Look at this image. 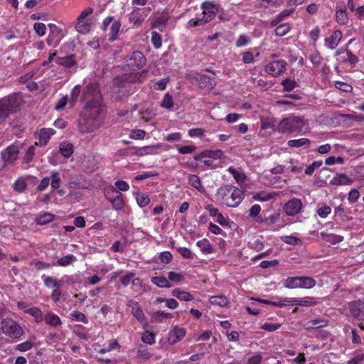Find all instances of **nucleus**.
<instances>
[{"label": "nucleus", "mask_w": 364, "mask_h": 364, "mask_svg": "<svg viewBox=\"0 0 364 364\" xmlns=\"http://www.w3.org/2000/svg\"><path fill=\"white\" fill-rule=\"evenodd\" d=\"M106 115L105 107H84L78 119V130L82 134L91 133L98 129Z\"/></svg>", "instance_id": "f257e3e1"}, {"label": "nucleus", "mask_w": 364, "mask_h": 364, "mask_svg": "<svg viewBox=\"0 0 364 364\" xmlns=\"http://www.w3.org/2000/svg\"><path fill=\"white\" fill-rule=\"evenodd\" d=\"M81 100L85 102V107H105L103 106L102 96L99 90V84L95 80H90L85 82L82 90Z\"/></svg>", "instance_id": "f03ea898"}, {"label": "nucleus", "mask_w": 364, "mask_h": 364, "mask_svg": "<svg viewBox=\"0 0 364 364\" xmlns=\"http://www.w3.org/2000/svg\"><path fill=\"white\" fill-rule=\"evenodd\" d=\"M216 198L228 207H237L242 200L244 193L237 187L225 185L217 191Z\"/></svg>", "instance_id": "7ed1b4c3"}, {"label": "nucleus", "mask_w": 364, "mask_h": 364, "mask_svg": "<svg viewBox=\"0 0 364 364\" xmlns=\"http://www.w3.org/2000/svg\"><path fill=\"white\" fill-rule=\"evenodd\" d=\"M21 105V99L18 95L16 94L0 100V122L4 121L10 113L17 112Z\"/></svg>", "instance_id": "20e7f679"}, {"label": "nucleus", "mask_w": 364, "mask_h": 364, "mask_svg": "<svg viewBox=\"0 0 364 364\" xmlns=\"http://www.w3.org/2000/svg\"><path fill=\"white\" fill-rule=\"evenodd\" d=\"M304 121L297 116H289L282 119L278 124L276 129L282 134H291L299 132L304 127Z\"/></svg>", "instance_id": "39448f33"}, {"label": "nucleus", "mask_w": 364, "mask_h": 364, "mask_svg": "<svg viewBox=\"0 0 364 364\" xmlns=\"http://www.w3.org/2000/svg\"><path fill=\"white\" fill-rule=\"evenodd\" d=\"M1 328L4 334L14 339H18L23 334L22 327L9 318L1 320Z\"/></svg>", "instance_id": "423d86ee"}, {"label": "nucleus", "mask_w": 364, "mask_h": 364, "mask_svg": "<svg viewBox=\"0 0 364 364\" xmlns=\"http://www.w3.org/2000/svg\"><path fill=\"white\" fill-rule=\"evenodd\" d=\"M20 154L19 146L11 144L1 151V159L4 166H12L18 160Z\"/></svg>", "instance_id": "0eeeda50"}, {"label": "nucleus", "mask_w": 364, "mask_h": 364, "mask_svg": "<svg viewBox=\"0 0 364 364\" xmlns=\"http://www.w3.org/2000/svg\"><path fill=\"white\" fill-rule=\"evenodd\" d=\"M146 63L144 55L141 51H134L126 60V66L131 71H136L142 68Z\"/></svg>", "instance_id": "6e6552de"}, {"label": "nucleus", "mask_w": 364, "mask_h": 364, "mask_svg": "<svg viewBox=\"0 0 364 364\" xmlns=\"http://www.w3.org/2000/svg\"><path fill=\"white\" fill-rule=\"evenodd\" d=\"M350 316L358 320H364V298L347 304Z\"/></svg>", "instance_id": "1a4fd4ad"}, {"label": "nucleus", "mask_w": 364, "mask_h": 364, "mask_svg": "<svg viewBox=\"0 0 364 364\" xmlns=\"http://www.w3.org/2000/svg\"><path fill=\"white\" fill-rule=\"evenodd\" d=\"M287 65V63L284 60H274L266 65L265 71L274 77H277L286 71Z\"/></svg>", "instance_id": "9d476101"}, {"label": "nucleus", "mask_w": 364, "mask_h": 364, "mask_svg": "<svg viewBox=\"0 0 364 364\" xmlns=\"http://www.w3.org/2000/svg\"><path fill=\"white\" fill-rule=\"evenodd\" d=\"M200 7L203 10V18L205 23H208L212 21L215 17L219 9V6L211 1H204Z\"/></svg>", "instance_id": "9b49d317"}, {"label": "nucleus", "mask_w": 364, "mask_h": 364, "mask_svg": "<svg viewBox=\"0 0 364 364\" xmlns=\"http://www.w3.org/2000/svg\"><path fill=\"white\" fill-rule=\"evenodd\" d=\"M69 188L72 189H86L88 188L90 183L82 175H70L68 181Z\"/></svg>", "instance_id": "f8f14e48"}, {"label": "nucleus", "mask_w": 364, "mask_h": 364, "mask_svg": "<svg viewBox=\"0 0 364 364\" xmlns=\"http://www.w3.org/2000/svg\"><path fill=\"white\" fill-rule=\"evenodd\" d=\"M302 202L300 199L293 198L284 205V211L289 216H294L299 213L302 208Z\"/></svg>", "instance_id": "ddd939ff"}, {"label": "nucleus", "mask_w": 364, "mask_h": 364, "mask_svg": "<svg viewBox=\"0 0 364 364\" xmlns=\"http://www.w3.org/2000/svg\"><path fill=\"white\" fill-rule=\"evenodd\" d=\"M186 329L179 326H175L169 333L168 342L174 344L186 336Z\"/></svg>", "instance_id": "4468645a"}, {"label": "nucleus", "mask_w": 364, "mask_h": 364, "mask_svg": "<svg viewBox=\"0 0 364 364\" xmlns=\"http://www.w3.org/2000/svg\"><path fill=\"white\" fill-rule=\"evenodd\" d=\"M341 38L342 32L336 30L333 32L329 38L325 39V45L331 49H334L339 44Z\"/></svg>", "instance_id": "2eb2a0df"}, {"label": "nucleus", "mask_w": 364, "mask_h": 364, "mask_svg": "<svg viewBox=\"0 0 364 364\" xmlns=\"http://www.w3.org/2000/svg\"><path fill=\"white\" fill-rule=\"evenodd\" d=\"M55 133V131L53 129H41L39 133L38 142H36V145H38L40 146H45L48 142L50 136Z\"/></svg>", "instance_id": "dca6fc26"}, {"label": "nucleus", "mask_w": 364, "mask_h": 364, "mask_svg": "<svg viewBox=\"0 0 364 364\" xmlns=\"http://www.w3.org/2000/svg\"><path fill=\"white\" fill-rule=\"evenodd\" d=\"M43 321L46 324L54 328L60 326L62 325V321L60 318L57 314L51 311H48L44 314Z\"/></svg>", "instance_id": "f3484780"}, {"label": "nucleus", "mask_w": 364, "mask_h": 364, "mask_svg": "<svg viewBox=\"0 0 364 364\" xmlns=\"http://www.w3.org/2000/svg\"><path fill=\"white\" fill-rule=\"evenodd\" d=\"M129 77L127 75L117 76L114 78L113 89L123 88L126 89L130 87Z\"/></svg>", "instance_id": "a211bd4d"}, {"label": "nucleus", "mask_w": 364, "mask_h": 364, "mask_svg": "<svg viewBox=\"0 0 364 364\" xmlns=\"http://www.w3.org/2000/svg\"><path fill=\"white\" fill-rule=\"evenodd\" d=\"M56 63L67 68H70L76 64L75 55L57 56Z\"/></svg>", "instance_id": "6ab92c4d"}, {"label": "nucleus", "mask_w": 364, "mask_h": 364, "mask_svg": "<svg viewBox=\"0 0 364 364\" xmlns=\"http://www.w3.org/2000/svg\"><path fill=\"white\" fill-rule=\"evenodd\" d=\"M353 183V180L349 178L346 174H337L331 181L330 183L336 186L349 185Z\"/></svg>", "instance_id": "aec40b11"}, {"label": "nucleus", "mask_w": 364, "mask_h": 364, "mask_svg": "<svg viewBox=\"0 0 364 364\" xmlns=\"http://www.w3.org/2000/svg\"><path fill=\"white\" fill-rule=\"evenodd\" d=\"M196 245L200 248V251L205 255L212 254L214 252L213 245L206 238L198 241Z\"/></svg>", "instance_id": "412c9836"}, {"label": "nucleus", "mask_w": 364, "mask_h": 364, "mask_svg": "<svg viewBox=\"0 0 364 364\" xmlns=\"http://www.w3.org/2000/svg\"><path fill=\"white\" fill-rule=\"evenodd\" d=\"M160 152V145L147 146L140 148L136 151L138 156H144L145 154H158Z\"/></svg>", "instance_id": "4be33fe9"}, {"label": "nucleus", "mask_w": 364, "mask_h": 364, "mask_svg": "<svg viewBox=\"0 0 364 364\" xmlns=\"http://www.w3.org/2000/svg\"><path fill=\"white\" fill-rule=\"evenodd\" d=\"M139 9H134L129 14V21L131 23H132L134 26H141L144 18L142 17L141 14L139 13Z\"/></svg>", "instance_id": "5701e85b"}, {"label": "nucleus", "mask_w": 364, "mask_h": 364, "mask_svg": "<svg viewBox=\"0 0 364 364\" xmlns=\"http://www.w3.org/2000/svg\"><path fill=\"white\" fill-rule=\"evenodd\" d=\"M60 153L65 158H69L73 154V146L72 144L63 141L59 145Z\"/></svg>", "instance_id": "b1692460"}, {"label": "nucleus", "mask_w": 364, "mask_h": 364, "mask_svg": "<svg viewBox=\"0 0 364 364\" xmlns=\"http://www.w3.org/2000/svg\"><path fill=\"white\" fill-rule=\"evenodd\" d=\"M316 285V281L310 277L301 276L299 279V288L311 289Z\"/></svg>", "instance_id": "393cba45"}, {"label": "nucleus", "mask_w": 364, "mask_h": 364, "mask_svg": "<svg viewBox=\"0 0 364 364\" xmlns=\"http://www.w3.org/2000/svg\"><path fill=\"white\" fill-rule=\"evenodd\" d=\"M171 294L178 299L185 301H192L194 299V297L190 293L181 291L180 289H173Z\"/></svg>", "instance_id": "a878e982"}, {"label": "nucleus", "mask_w": 364, "mask_h": 364, "mask_svg": "<svg viewBox=\"0 0 364 364\" xmlns=\"http://www.w3.org/2000/svg\"><path fill=\"white\" fill-rule=\"evenodd\" d=\"M336 20L340 25H346L348 22V16L346 14V6L336 11Z\"/></svg>", "instance_id": "bb28decb"}, {"label": "nucleus", "mask_w": 364, "mask_h": 364, "mask_svg": "<svg viewBox=\"0 0 364 364\" xmlns=\"http://www.w3.org/2000/svg\"><path fill=\"white\" fill-rule=\"evenodd\" d=\"M55 218V215L50 213H44L35 219L37 225H44L52 222Z\"/></svg>", "instance_id": "cd10ccee"}, {"label": "nucleus", "mask_w": 364, "mask_h": 364, "mask_svg": "<svg viewBox=\"0 0 364 364\" xmlns=\"http://www.w3.org/2000/svg\"><path fill=\"white\" fill-rule=\"evenodd\" d=\"M311 144V141L306 138H301L299 139H291L288 141V146L289 147L299 148L301 146L309 147Z\"/></svg>", "instance_id": "c85d7f7f"}, {"label": "nucleus", "mask_w": 364, "mask_h": 364, "mask_svg": "<svg viewBox=\"0 0 364 364\" xmlns=\"http://www.w3.org/2000/svg\"><path fill=\"white\" fill-rule=\"evenodd\" d=\"M210 303L220 307L226 306L228 304V299L224 295L213 296L210 298Z\"/></svg>", "instance_id": "c756f323"}, {"label": "nucleus", "mask_w": 364, "mask_h": 364, "mask_svg": "<svg viewBox=\"0 0 364 364\" xmlns=\"http://www.w3.org/2000/svg\"><path fill=\"white\" fill-rule=\"evenodd\" d=\"M121 23L119 21H115L112 23L109 33V41L113 42L117 39Z\"/></svg>", "instance_id": "7c9ffc66"}, {"label": "nucleus", "mask_w": 364, "mask_h": 364, "mask_svg": "<svg viewBox=\"0 0 364 364\" xmlns=\"http://www.w3.org/2000/svg\"><path fill=\"white\" fill-rule=\"evenodd\" d=\"M121 193L113 186H109L105 188L104 195L109 202L112 201L117 196H120Z\"/></svg>", "instance_id": "2f4dec72"}, {"label": "nucleus", "mask_w": 364, "mask_h": 364, "mask_svg": "<svg viewBox=\"0 0 364 364\" xmlns=\"http://www.w3.org/2000/svg\"><path fill=\"white\" fill-rule=\"evenodd\" d=\"M27 314H30L35 318V321L37 323H41L43 321L44 315L41 310L38 307H31L28 311Z\"/></svg>", "instance_id": "473e14b6"}, {"label": "nucleus", "mask_w": 364, "mask_h": 364, "mask_svg": "<svg viewBox=\"0 0 364 364\" xmlns=\"http://www.w3.org/2000/svg\"><path fill=\"white\" fill-rule=\"evenodd\" d=\"M151 282L159 287H171V284L168 279L164 276L154 277L151 278Z\"/></svg>", "instance_id": "72a5a7b5"}, {"label": "nucleus", "mask_w": 364, "mask_h": 364, "mask_svg": "<svg viewBox=\"0 0 364 364\" xmlns=\"http://www.w3.org/2000/svg\"><path fill=\"white\" fill-rule=\"evenodd\" d=\"M201 86L208 88H213L215 85V82L211 79L209 76L207 75H200V77L197 79Z\"/></svg>", "instance_id": "f704fd0d"}, {"label": "nucleus", "mask_w": 364, "mask_h": 364, "mask_svg": "<svg viewBox=\"0 0 364 364\" xmlns=\"http://www.w3.org/2000/svg\"><path fill=\"white\" fill-rule=\"evenodd\" d=\"M188 183L198 191L200 192L204 191V187L202 186L200 179L197 175H190L188 177Z\"/></svg>", "instance_id": "c9c22d12"}, {"label": "nucleus", "mask_w": 364, "mask_h": 364, "mask_svg": "<svg viewBox=\"0 0 364 364\" xmlns=\"http://www.w3.org/2000/svg\"><path fill=\"white\" fill-rule=\"evenodd\" d=\"M75 28L79 33L86 34L90 31V24L86 20H77Z\"/></svg>", "instance_id": "e433bc0d"}, {"label": "nucleus", "mask_w": 364, "mask_h": 364, "mask_svg": "<svg viewBox=\"0 0 364 364\" xmlns=\"http://www.w3.org/2000/svg\"><path fill=\"white\" fill-rule=\"evenodd\" d=\"M80 92H81V87L80 85H75L73 89L72 90V92L70 93V99L69 100V105L70 106V107H73L77 99H78V97L80 94Z\"/></svg>", "instance_id": "4c0bfd02"}, {"label": "nucleus", "mask_w": 364, "mask_h": 364, "mask_svg": "<svg viewBox=\"0 0 364 364\" xmlns=\"http://www.w3.org/2000/svg\"><path fill=\"white\" fill-rule=\"evenodd\" d=\"M299 277H289L284 282V287L287 289L299 288Z\"/></svg>", "instance_id": "58836bf2"}, {"label": "nucleus", "mask_w": 364, "mask_h": 364, "mask_svg": "<svg viewBox=\"0 0 364 364\" xmlns=\"http://www.w3.org/2000/svg\"><path fill=\"white\" fill-rule=\"evenodd\" d=\"M136 200L137 204L141 207H146L150 203V198L149 196L142 193H137L136 195Z\"/></svg>", "instance_id": "ea45409f"}, {"label": "nucleus", "mask_w": 364, "mask_h": 364, "mask_svg": "<svg viewBox=\"0 0 364 364\" xmlns=\"http://www.w3.org/2000/svg\"><path fill=\"white\" fill-rule=\"evenodd\" d=\"M76 260V257L73 255H68L58 259L57 264L62 267H66L72 264Z\"/></svg>", "instance_id": "a19ab883"}, {"label": "nucleus", "mask_w": 364, "mask_h": 364, "mask_svg": "<svg viewBox=\"0 0 364 364\" xmlns=\"http://www.w3.org/2000/svg\"><path fill=\"white\" fill-rule=\"evenodd\" d=\"M137 355L144 360H148L152 357V354L149 351L148 348L143 345H140L137 348Z\"/></svg>", "instance_id": "79ce46f5"}, {"label": "nucleus", "mask_w": 364, "mask_h": 364, "mask_svg": "<svg viewBox=\"0 0 364 364\" xmlns=\"http://www.w3.org/2000/svg\"><path fill=\"white\" fill-rule=\"evenodd\" d=\"M205 157L214 159H220L223 158L224 153L222 150H205Z\"/></svg>", "instance_id": "37998d69"}, {"label": "nucleus", "mask_w": 364, "mask_h": 364, "mask_svg": "<svg viewBox=\"0 0 364 364\" xmlns=\"http://www.w3.org/2000/svg\"><path fill=\"white\" fill-rule=\"evenodd\" d=\"M50 186L53 189H57L60 187L61 179L59 177V173L58 171H53L50 176Z\"/></svg>", "instance_id": "c03bdc74"}, {"label": "nucleus", "mask_w": 364, "mask_h": 364, "mask_svg": "<svg viewBox=\"0 0 364 364\" xmlns=\"http://www.w3.org/2000/svg\"><path fill=\"white\" fill-rule=\"evenodd\" d=\"M228 171L233 176L237 182L243 183L245 181V176L243 173L237 171L232 166L229 167Z\"/></svg>", "instance_id": "a18cd8bd"}, {"label": "nucleus", "mask_w": 364, "mask_h": 364, "mask_svg": "<svg viewBox=\"0 0 364 364\" xmlns=\"http://www.w3.org/2000/svg\"><path fill=\"white\" fill-rule=\"evenodd\" d=\"M290 30V26L288 23H282L278 26L275 31V35L279 37L285 36Z\"/></svg>", "instance_id": "49530a36"}, {"label": "nucleus", "mask_w": 364, "mask_h": 364, "mask_svg": "<svg viewBox=\"0 0 364 364\" xmlns=\"http://www.w3.org/2000/svg\"><path fill=\"white\" fill-rule=\"evenodd\" d=\"M328 321L324 319H313L308 323L307 328H321L327 325Z\"/></svg>", "instance_id": "de8ad7c7"}, {"label": "nucleus", "mask_w": 364, "mask_h": 364, "mask_svg": "<svg viewBox=\"0 0 364 364\" xmlns=\"http://www.w3.org/2000/svg\"><path fill=\"white\" fill-rule=\"evenodd\" d=\"M41 278L43 281L44 285L47 288H49V289L55 288V285L57 284V279H55L53 277H50V276H47L46 274H43Z\"/></svg>", "instance_id": "09e8293b"}, {"label": "nucleus", "mask_w": 364, "mask_h": 364, "mask_svg": "<svg viewBox=\"0 0 364 364\" xmlns=\"http://www.w3.org/2000/svg\"><path fill=\"white\" fill-rule=\"evenodd\" d=\"M35 146L32 145L28 147L25 155L23 157V162L26 164H29L32 161L33 156L35 155Z\"/></svg>", "instance_id": "8fccbe9b"}, {"label": "nucleus", "mask_w": 364, "mask_h": 364, "mask_svg": "<svg viewBox=\"0 0 364 364\" xmlns=\"http://www.w3.org/2000/svg\"><path fill=\"white\" fill-rule=\"evenodd\" d=\"M26 187L27 184L26 181L22 178H18L14 184V190L19 193L23 192L26 189Z\"/></svg>", "instance_id": "3c124183"}, {"label": "nucleus", "mask_w": 364, "mask_h": 364, "mask_svg": "<svg viewBox=\"0 0 364 364\" xmlns=\"http://www.w3.org/2000/svg\"><path fill=\"white\" fill-rule=\"evenodd\" d=\"M282 85L283 86L284 91L289 92L295 88L296 82L293 80L286 78L282 80Z\"/></svg>", "instance_id": "603ef678"}, {"label": "nucleus", "mask_w": 364, "mask_h": 364, "mask_svg": "<svg viewBox=\"0 0 364 364\" xmlns=\"http://www.w3.org/2000/svg\"><path fill=\"white\" fill-rule=\"evenodd\" d=\"M113 208L117 210L122 209L124 206V201L123 199L122 194L120 196H117L112 201L110 202Z\"/></svg>", "instance_id": "864d4df0"}, {"label": "nucleus", "mask_w": 364, "mask_h": 364, "mask_svg": "<svg viewBox=\"0 0 364 364\" xmlns=\"http://www.w3.org/2000/svg\"><path fill=\"white\" fill-rule=\"evenodd\" d=\"M141 341L145 343L152 345L155 343V336L151 331H146L141 336Z\"/></svg>", "instance_id": "5fc2aeb1"}, {"label": "nucleus", "mask_w": 364, "mask_h": 364, "mask_svg": "<svg viewBox=\"0 0 364 364\" xmlns=\"http://www.w3.org/2000/svg\"><path fill=\"white\" fill-rule=\"evenodd\" d=\"M161 106L166 109H171L173 107V97L169 93H166L164 95L163 101L161 103Z\"/></svg>", "instance_id": "6e6d98bb"}, {"label": "nucleus", "mask_w": 364, "mask_h": 364, "mask_svg": "<svg viewBox=\"0 0 364 364\" xmlns=\"http://www.w3.org/2000/svg\"><path fill=\"white\" fill-rule=\"evenodd\" d=\"M347 58L343 60L345 63H349L350 65H355L358 63V58L354 55L349 49H346Z\"/></svg>", "instance_id": "4d7b16f0"}, {"label": "nucleus", "mask_w": 364, "mask_h": 364, "mask_svg": "<svg viewBox=\"0 0 364 364\" xmlns=\"http://www.w3.org/2000/svg\"><path fill=\"white\" fill-rule=\"evenodd\" d=\"M132 314L140 323L146 321V316L140 306L132 310Z\"/></svg>", "instance_id": "13d9d810"}, {"label": "nucleus", "mask_w": 364, "mask_h": 364, "mask_svg": "<svg viewBox=\"0 0 364 364\" xmlns=\"http://www.w3.org/2000/svg\"><path fill=\"white\" fill-rule=\"evenodd\" d=\"M70 316L75 321H82L84 323H88V320L86 318L85 315L80 311H74L71 313Z\"/></svg>", "instance_id": "bf43d9fd"}, {"label": "nucleus", "mask_w": 364, "mask_h": 364, "mask_svg": "<svg viewBox=\"0 0 364 364\" xmlns=\"http://www.w3.org/2000/svg\"><path fill=\"white\" fill-rule=\"evenodd\" d=\"M322 165V161H315L311 164L308 166L305 169L306 175H312L316 168H319Z\"/></svg>", "instance_id": "052dcab7"}, {"label": "nucleus", "mask_w": 364, "mask_h": 364, "mask_svg": "<svg viewBox=\"0 0 364 364\" xmlns=\"http://www.w3.org/2000/svg\"><path fill=\"white\" fill-rule=\"evenodd\" d=\"M153 317L159 322H161L163 318H172L173 315L170 313H166L163 311H159L153 314Z\"/></svg>", "instance_id": "680f3d73"}, {"label": "nucleus", "mask_w": 364, "mask_h": 364, "mask_svg": "<svg viewBox=\"0 0 364 364\" xmlns=\"http://www.w3.org/2000/svg\"><path fill=\"white\" fill-rule=\"evenodd\" d=\"M282 241L288 245H296L301 243V240L294 236H284L282 238Z\"/></svg>", "instance_id": "e2e57ef3"}, {"label": "nucleus", "mask_w": 364, "mask_h": 364, "mask_svg": "<svg viewBox=\"0 0 364 364\" xmlns=\"http://www.w3.org/2000/svg\"><path fill=\"white\" fill-rule=\"evenodd\" d=\"M348 213H350V210L349 209H345L342 205L335 208V215L339 218H343L347 217V214Z\"/></svg>", "instance_id": "0e129e2a"}, {"label": "nucleus", "mask_w": 364, "mask_h": 364, "mask_svg": "<svg viewBox=\"0 0 364 364\" xmlns=\"http://www.w3.org/2000/svg\"><path fill=\"white\" fill-rule=\"evenodd\" d=\"M177 251L185 259H193L194 258L193 254L186 247H178L177 248Z\"/></svg>", "instance_id": "69168bd1"}, {"label": "nucleus", "mask_w": 364, "mask_h": 364, "mask_svg": "<svg viewBox=\"0 0 364 364\" xmlns=\"http://www.w3.org/2000/svg\"><path fill=\"white\" fill-rule=\"evenodd\" d=\"M33 28L36 33L40 36H43L46 34V26L43 23L37 22L33 25Z\"/></svg>", "instance_id": "338daca9"}, {"label": "nucleus", "mask_w": 364, "mask_h": 364, "mask_svg": "<svg viewBox=\"0 0 364 364\" xmlns=\"http://www.w3.org/2000/svg\"><path fill=\"white\" fill-rule=\"evenodd\" d=\"M331 212V208L327 205H324L317 210L318 215L322 218H326Z\"/></svg>", "instance_id": "774afa93"}]
</instances>
